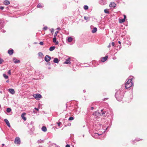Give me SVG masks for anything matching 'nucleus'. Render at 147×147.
Here are the masks:
<instances>
[{
	"instance_id": "23",
	"label": "nucleus",
	"mask_w": 147,
	"mask_h": 147,
	"mask_svg": "<svg viewBox=\"0 0 147 147\" xmlns=\"http://www.w3.org/2000/svg\"><path fill=\"white\" fill-rule=\"evenodd\" d=\"M38 55L40 57H42L43 55V54L41 52H39L38 53Z\"/></svg>"
},
{
	"instance_id": "33",
	"label": "nucleus",
	"mask_w": 147,
	"mask_h": 147,
	"mask_svg": "<svg viewBox=\"0 0 147 147\" xmlns=\"http://www.w3.org/2000/svg\"><path fill=\"white\" fill-rule=\"evenodd\" d=\"M58 125L59 126H60V125L61 124V122H59L57 123Z\"/></svg>"
},
{
	"instance_id": "15",
	"label": "nucleus",
	"mask_w": 147,
	"mask_h": 147,
	"mask_svg": "<svg viewBox=\"0 0 147 147\" xmlns=\"http://www.w3.org/2000/svg\"><path fill=\"white\" fill-rule=\"evenodd\" d=\"M3 3L5 5H8L10 4L9 1L7 0H5L4 1Z\"/></svg>"
},
{
	"instance_id": "49",
	"label": "nucleus",
	"mask_w": 147,
	"mask_h": 147,
	"mask_svg": "<svg viewBox=\"0 0 147 147\" xmlns=\"http://www.w3.org/2000/svg\"><path fill=\"white\" fill-rule=\"evenodd\" d=\"M103 111V110H101V111Z\"/></svg>"
},
{
	"instance_id": "28",
	"label": "nucleus",
	"mask_w": 147,
	"mask_h": 147,
	"mask_svg": "<svg viewBox=\"0 0 147 147\" xmlns=\"http://www.w3.org/2000/svg\"><path fill=\"white\" fill-rule=\"evenodd\" d=\"M37 7L38 8H41L42 7V6L40 3H39L37 5Z\"/></svg>"
},
{
	"instance_id": "31",
	"label": "nucleus",
	"mask_w": 147,
	"mask_h": 147,
	"mask_svg": "<svg viewBox=\"0 0 147 147\" xmlns=\"http://www.w3.org/2000/svg\"><path fill=\"white\" fill-rule=\"evenodd\" d=\"M3 61V60L0 58V64H1Z\"/></svg>"
},
{
	"instance_id": "14",
	"label": "nucleus",
	"mask_w": 147,
	"mask_h": 147,
	"mask_svg": "<svg viewBox=\"0 0 147 147\" xmlns=\"http://www.w3.org/2000/svg\"><path fill=\"white\" fill-rule=\"evenodd\" d=\"M42 129L44 132H45L47 130V128L45 126H43V127H42Z\"/></svg>"
},
{
	"instance_id": "38",
	"label": "nucleus",
	"mask_w": 147,
	"mask_h": 147,
	"mask_svg": "<svg viewBox=\"0 0 147 147\" xmlns=\"http://www.w3.org/2000/svg\"><path fill=\"white\" fill-rule=\"evenodd\" d=\"M112 45L113 46H115V43L114 42H112Z\"/></svg>"
},
{
	"instance_id": "5",
	"label": "nucleus",
	"mask_w": 147,
	"mask_h": 147,
	"mask_svg": "<svg viewBox=\"0 0 147 147\" xmlns=\"http://www.w3.org/2000/svg\"><path fill=\"white\" fill-rule=\"evenodd\" d=\"M116 6L115 3L114 2H111L109 4V7H115Z\"/></svg>"
},
{
	"instance_id": "18",
	"label": "nucleus",
	"mask_w": 147,
	"mask_h": 147,
	"mask_svg": "<svg viewBox=\"0 0 147 147\" xmlns=\"http://www.w3.org/2000/svg\"><path fill=\"white\" fill-rule=\"evenodd\" d=\"M97 30V28H94L92 30V33L96 32Z\"/></svg>"
},
{
	"instance_id": "39",
	"label": "nucleus",
	"mask_w": 147,
	"mask_h": 147,
	"mask_svg": "<svg viewBox=\"0 0 147 147\" xmlns=\"http://www.w3.org/2000/svg\"><path fill=\"white\" fill-rule=\"evenodd\" d=\"M4 7H2V6H1V7H0V9H1V10H3V9H4Z\"/></svg>"
},
{
	"instance_id": "36",
	"label": "nucleus",
	"mask_w": 147,
	"mask_h": 147,
	"mask_svg": "<svg viewBox=\"0 0 147 147\" xmlns=\"http://www.w3.org/2000/svg\"><path fill=\"white\" fill-rule=\"evenodd\" d=\"M108 99H109L108 98H105L104 99H102V100H107Z\"/></svg>"
},
{
	"instance_id": "25",
	"label": "nucleus",
	"mask_w": 147,
	"mask_h": 147,
	"mask_svg": "<svg viewBox=\"0 0 147 147\" xmlns=\"http://www.w3.org/2000/svg\"><path fill=\"white\" fill-rule=\"evenodd\" d=\"M11 111V109L10 108H7V112L9 113Z\"/></svg>"
},
{
	"instance_id": "20",
	"label": "nucleus",
	"mask_w": 147,
	"mask_h": 147,
	"mask_svg": "<svg viewBox=\"0 0 147 147\" xmlns=\"http://www.w3.org/2000/svg\"><path fill=\"white\" fill-rule=\"evenodd\" d=\"M73 39L71 37H69L68 38L67 40L68 42H70L72 41Z\"/></svg>"
},
{
	"instance_id": "12",
	"label": "nucleus",
	"mask_w": 147,
	"mask_h": 147,
	"mask_svg": "<svg viewBox=\"0 0 147 147\" xmlns=\"http://www.w3.org/2000/svg\"><path fill=\"white\" fill-rule=\"evenodd\" d=\"M13 50L12 49H9L8 51V53L10 55H12L13 53Z\"/></svg>"
},
{
	"instance_id": "50",
	"label": "nucleus",
	"mask_w": 147,
	"mask_h": 147,
	"mask_svg": "<svg viewBox=\"0 0 147 147\" xmlns=\"http://www.w3.org/2000/svg\"><path fill=\"white\" fill-rule=\"evenodd\" d=\"M133 142L134 143H133V144H134V142Z\"/></svg>"
},
{
	"instance_id": "7",
	"label": "nucleus",
	"mask_w": 147,
	"mask_h": 147,
	"mask_svg": "<svg viewBox=\"0 0 147 147\" xmlns=\"http://www.w3.org/2000/svg\"><path fill=\"white\" fill-rule=\"evenodd\" d=\"M64 64H71V62L70 61V58H68L67 59L66 61L63 63Z\"/></svg>"
},
{
	"instance_id": "11",
	"label": "nucleus",
	"mask_w": 147,
	"mask_h": 147,
	"mask_svg": "<svg viewBox=\"0 0 147 147\" xmlns=\"http://www.w3.org/2000/svg\"><path fill=\"white\" fill-rule=\"evenodd\" d=\"M13 61L14 63H18L20 62V61L19 60L16 59V58L15 57L13 58Z\"/></svg>"
},
{
	"instance_id": "44",
	"label": "nucleus",
	"mask_w": 147,
	"mask_h": 147,
	"mask_svg": "<svg viewBox=\"0 0 147 147\" xmlns=\"http://www.w3.org/2000/svg\"><path fill=\"white\" fill-rule=\"evenodd\" d=\"M110 47H111V46L110 45H109V46H108V47H109V48Z\"/></svg>"
},
{
	"instance_id": "35",
	"label": "nucleus",
	"mask_w": 147,
	"mask_h": 147,
	"mask_svg": "<svg viewBox=\"0 0 147 147\" xmlns=\"http://www.w3.org/2000/svg\"><path fill=\"white\" fill-rule=\"evenodd\" d=\"M39 44L40 45H43V43L42 42H40V43H39Z\"/></svg>"
},
{
	"instance_id": "24",
	"label": "nucleus",
	"mask_w": 147,
	"mask_h": 147,
	"mask_svg": "<svg viewBox=\"0 0 147 147\" xmlns=\"http://www.w3.org/2000/svg\"><path fill=\"white\" fill-rule=\"evenodd\" d=\"M3 75V77L5 79H7L8 78V76H7L5 74H4Z\"/></svg>"
},
{
	"instance_id": "6",
	"label": "nucleus",
	"mask_w": 147,
	"mask_h": 147,
	"mask_svg": "<svg viewBox=\"0 0 147 147\" xmlns=\"http://www.w3.org/2000/svg\"><path fill=\"white\" fill-rule=\"evenodd\" d=\"M51 57L48 55H46L45 58V61L47 62H48L50 61L51 59Z\"/></svg>"
},
{
	"instance_id": "48",
	"label": "nucleus",
	"mask_w": 147,
	"mask_h": 147,
	"mask_svg": "<svg viewBox=\"0 0 147 147\" xmlns=\"http://www.w3.org/2000/svg\"><path fill=\"white\" fill-rule=\"evenodd\" d=\"M8 82V80L7 81V82Z\"/></svg>"
},
{
	"instance_id": "26",
	"label": "nucleus",
	"mask_w": 147,
	"mask_h": 147,
	"mask_svg": "<svg viewBox=\"0 0 147 147\" xmlns=\"http://www.w3.org/2000/svg\"><path fill=\"white\" fill-rule=\"evenodd\" d=\"M84 8L85 10H87L88 9V7L87 5H85L84 7Z\"/></svg>"
},
{
	"instance_id": "43",
	"label": "nucleus",
	"mask_w": 147,
	"mask_h": 147,
	"mask_svg": "<svg viewBox=\"0 0 147 147\" xmlns=\"http://www.w3.org/2000/svg\"><path fill=\"white\" fill-rule=\"evenodd\" d=\"M91 110H93V109H94V107H92L91 108Z\"/></svg>"
},
{
	"instance_id": "17",
	"label": "nucleus",
	"mask_w": 147,
	"mask_h": 147,
	"mask_svg": "<svg viewBox=\"0 0 147 147\" xmlns=\"http://www.w3.org/2000/svg\"><path fill=\"white\" fill-rule=\"evenodd\" d=\"M53 62L55 63H58L59 62L58 59L57 58H55L54 59Z\"/></svg>"
},
{
	"instance_id": "1",
	"label": "nucleus",
	"mask_w": 147,
	"mask_h": 147,
	"mask_svg": "<svg viewBox=\"0 0 147 147\" xmlns=\"http://www.w3.org/2000/svg\"><path fill=\"white\" fill-rule=\"evenodd\" d=\"M115 96L117 100L119 101H121L123 96V93L121 91H117L115 94Z\"/></svg>"
},
{
	"instance_id": "3",
	"label": "nucleus",
	"mask_w": 147,
	"mask_h": 147,
	"mask_svg": "<svg viewBox=\"0 0 147 147\" xmlns=\"http://www.w3.org/2000/svg\"><path fill=\"white\" fill-rule=\"evenodd\" d=\"M33 96L37 100L42 98V96L39 94H34L33 95Z\"/></svg>"
},
{
	"instance_id": "42",
	"label": "nucleus",
	"mask_w": 147,
	"mask_h": 147,
	"mask_svg": "<svg viewBox=\"0 0 147 147\" xmlns=\"http://www.w3.org/2000/svg\"><path fill=\"white\" fill-rule=\"evenodd\" d=\"M35 109L37 111H38V109L35 108Z\"/></svg>"
},
{
	"instance_id": "41",
	"label": "nucleus",
	"mask_w": 147,
	"mask_h": 147,
	"mask_svg": "<svg viewBox=\"0 0 147 147\" xmlns=\"http://www.w3.org/2000/svg\"><path fill=\"white\" fill-rule=\"evenodd\" d=\"M124 18L123 19H125H125L126 18V16L125 15H124Z\"/></svg>"
},
{
	"instance_id": "9",
	"label": "nucleus",
	"mask_w": 147,
	"mask_h": 147,
	"mask_svg": "<svg viewBox=\"0 0 147 147\" xmlns=\"http://www.w3.org/2000/svg\"><path fill=\"white\" fill-rule=\"evenodd\" d=\"M108 58V56H106L105 57H102L101 59V61L103 62H104Z\"/></svg>"
},
{
	"instance_id": "34",
	"label": "nucleus",
	"mask_w": 147,
	"mask_h": 147,
	"mask_svg": "<svg viewBox=\"0 0 147 147\" xmlns=\"http://www.w3.org/2000/svg\"><path fill=\"white\" fill-rule=\"evenodd\" d=\"M47 29V27L45 26L43 28V29L45 30H46Z\"/></svg>"
},
{
	"instance_id": "2",
	"label": "nucleus",
	"mask_w": 147,
	"mask_h": 147,
	"mask_svg": "<svg viewBox=\"0 0 147 147\" xmlns=\"http://www.w3.org/2000/svg\"><path fill=\"white\" fill-rule=\"evenodd\" d=\"M132 80V79H129L127 82L125 83V88H128L132 86V83L131 82Z\"/></svg>"
},
{
	"instance_id": "4",
	"label": "nucleus",
	"mask_w": 147,
	"mask_h": 147,
	"mask_svg": "<svg viewBox=\"0 0 147 147\" xmlns=\"http://www.w3.org/2000/svg\"><path fill=\"white\" fill-rule=\"evenodd\" d=\"M14 143L15 144H20V140L18 137H16Z\"/></svg>"
},
{
	"instance_id": "32",
	"label": "nucleus",
	"mask_w": 147,
	"mask_h": 147,
	"mask_svg": "<svg viewBox=\"0 0 147 147\" xmlns=\"http://www.w3.org/2000/svg\"><path fill=\"white\" fill-rule=\"evenodd\" d=\"M84 18L85 20H88L89 19V18L87 17L84 16Z\"/></svg>"
},
{
	"instance_id": "13",
	"label": "nucleus",
	"mask_w": 147,
	"mask_h": 147,
	"mask_svg": "<svg viewBox=\"0 0 147 147\" xmlns=\"http://www.w3.org/2000/svg\"><path fill=\"white\" fill-rule=\"evenodd\" d=\"M26 114V113H22L21 115V117L24 120L26 121V118L24 116Z\"/></svg>"
},
{
	"instance_id": "16",
	"label": "nucleus",
	"mask_w": 147,
	"mask_h": 147,
	"mask_svg": "<svg viewBox=\"0 0 147 147\" xmlns=\"http://www.w3.org/2000/svg\"><path fill=\"white\" fill-rule=\"evenodd\" d=\"M56 40H57L56 38L55 37H54L53 39V42H56V44H57L58 43V42H56Z\"/></svg>"
},
{
	"instance_id": "29",
	"label": "nucleus",
	"mask_w": 147,
	"mask_h": 147,
	"mask_svg": "<svg viewBox=\"0 0 147 147\" xmlns=\"http://www.w3.org/2000/svg\"><path fill=\"white\" fill-rule=\"evenodd\" d=\"M58 33V31H56L55 32V34L54 35V37H55L57 36V34Z\"/></svg>"
},
{
	"instance_id": "21",
	"label": "nucleus",
	"mask_w": 147,
	"mask_h": 147,
	"mask_svg": "<svg viewBox=\"0 0 147 147\" xmlns=\"http://www.w3.org/2000/svg\"><path fill=\"white\" fill-rule=\"evenodd\" d=\"M125 21V19H123L122 20H119V22L120 23H122L124 22Z\"/></svg>"
},
{
	"instance_id": "47",
	"label": "nucleus",
	"mask_w": 147,
	"mask_h": 147,
	"mask_svg": "<svg viewBox=\"0 0 147 147\" xmlns=\"http://www.w3.org/2000/svg\"><path fill=\"white\" fill-rule=\"evenodd\" d=\"M102 115H103L104 114H105V113H102Z\"/></svg>"
},
{
	"instance_id": "19",
	"label": "nucleus",
	"mask_w": 147,
	"mask_h": 147,
	"mask_svg": "<svg viewBox=\"0 0 147 147\" xmlns=\"http://www.w3.org/2000/svg\"><path fill=\"white\" fill-rule=\"evenodd\" d=\"M55 48V47H51L49 48V50L51 51L53 50Z\"/></svg>"
},
{
	"instance_id": "46",
	"label": "nucleus",
	"mask_w": 147,
	"mask_h": 147,
	"mask_svg": "<svg viewBox=\"0 0 147 147\" xmlns=\"http://www.w3.org/2000/svg\"><path fill=\"white\" fill-rule=\"evenodd\" d=\"M2 145L4 146V144H2Z\"/></svg>"
},
{
	"instance_id": "45",
	"label": "nucleus",
	"mask_w": 147,
	"mask_h": 147,
	"mask_svg": "<svg viewBox=\"0 0 147 147\" xmlns=\"http://www.w3.org/2000/svg\"><path fill=\"white\" fill-rule=\"evenodd\" d=\"M118 43H119V44H121V42H120V41H119L118 42Z\"/></svg>"
},
{
	"instance_id": "40",
	"label": "nucleus",
	"mask_w": 147,
	"mask_h": 147,
	"mask_svg": "<svg viewBox=\"0 0 147 147\" xmlns=\"http://www.w3.org/2000/svg\"><path fill=\"white\" fill-rule=\"evenodd\" d=\"M65 147H70V145L69 144H67Z\"/></svg>"
},
{
	"instance_id": "10",
	"label": "nucleus",
	"mask_w": 147,
	"mask_h": 147,
	"mask_svg": "<svg viewBox=\"0 0 147 147\" xmlns=\"http://www.w3.org/2000/svg\"><path fill=\"white\" fill-rule=\"evenodd\" d=\"M9 91L12 94H14L15 93V91L13 89L10 88L8 89Z\"/></svg>"
},
{
	"instance_id": "8",
	"label": "nucleus",
	"mask_w": 147,
	"mask_h": 147,
	"mask_svg": "<svg viewBox=\"0 0 147 147\" xmlns=\"http://www.w3.org/2000/svg\"><path fill=\"white\" fill-rule=\"evenodd\" d=\"M4 121L6 123L7 125V126L9 127H11V125H10V123L8 121V120L7 119H4Z\"/></svg>"
},
{
	"instance_id": "37",
	"label": "nucleus",
	"mask_w": 147,
	"mask_h": 147,
	"mask_svg": "<svg viewBox=\"0 0 147 147\" xmlns=\"http://www.w3.org/2000/svg\"><path fill=\"white\" fill-rule=\"evenodd\" d=\"M8 74L9 75H11V70H9L8 71Z\"/></svg>"
},
{
	"instance_id": "27",
	"label": "nucleus",
	"mask_w": 147,
	"mask_h": 147,
	"mask_svg": "<svg viewBox=\"0 0 147 147\" xmlns=\"http://www.w3.org/2000/svg\"><path fill=\"white\" fill-rule=\"evenodd\" d=\"M74 119V118L73 117H70L69 118V121H71L73 120Z\"/></svg>"
},
{
	"instance_id": "22",
	"label": "nucleus",
	"mask_w": 147,
	"mask_h": 147,
	"mask_svg": "<svg viewBox=\"0 0 147 147\" xmlns=\"http://www.w3.org/2000/svg\"><path fill=\"white\" fill-rule=\"evenodd\" d=\"M104 12L106 13H108V14H109V10L108 9H105L104 10Z\"/></svg>"
},
{
	"instance_id": "30",
	"label": "nucleus",
	"mask_w": 147,
	"mask_h": 147,
	"mask_svg": "<svg viewBox=\"0 0 147 147\" xmlns=\"http://www.w3.org/2000/svg\"><path fill=\"white\" fill-rule=\"evenodd\" d=\"M140 140L139 139H136L133 141V142L134 143H136L137 141H139Z\"/></svg>"
}]
</instances>
